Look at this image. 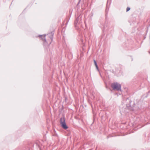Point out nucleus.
Segmentation results:
<instances>
[{"instance_id":"obj_1","label":"nucleus","mask_w":150,"mask_h":150,"mask_svg":"<svg viewBox=\"0 0 150 150\" xmlns=\"http://www.w3.org/2000/svg\"><path fill=\"white\" fill-rule=\"evenodd\" d=\"M111 86L114 90H116L117 91L120 90H121V85L117 82L112 83Z\"/></svg>"},{"instance_id":"obj_2","label":"nucleus","mask_w":150,"mask_h":150,"mask_svg":"<svg viewBox=\"0 0 150 150\" xmlns=\"http://www.w3.org/2000/svg\"><path fill=\"white\" fill-rule=\"evenodd\" d=\"M60 124L62 127L64 129H66L68 128L65 122V120L64 117L61 118L60 120Z\"/></svg>"},{"instance_id":"obj_3","label":"nucleus","mask_w":150,"mask_h":150,"mask_svg":"<svg viewBox=\"0 0 150 150\" xmlns=\"http://www.w3.org/2000/svg\"><path fill=\"white\" fill-rule=\"evenodd\" d=\"M40 37L43 40H45V35H42L40 36Z\"/></svg>"},{"instance_id":"obj_4","label":"nucleus","mask_w":150,"mask_h":150,"mask_svg":"<svg viewBox=\"0 0 150 150\" xmlns=\"http://www.w3.org/2000/svg\"><path fill=\"white\" fill-rule=\"evenodd\" d=\"M94 63L96 67L97 68H98V66H97V64L96 61L95 60H94Z\"/></svg>"},{"instance_id":"obj_5","label":"nucleus","mask_w":150,"mask_h":150,"mask_svg":"<svg viewBox=\"0 0 150 150\" xmlns=\"http://www.w3.org/2000/svg\"><path fill=\"white\" fill-rule=\"evenodd\" d=\"M130 10V8L129 7H128L127 8L126 11H128Z\"/></svg>"}]
</instances>
